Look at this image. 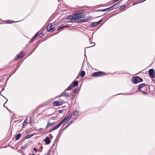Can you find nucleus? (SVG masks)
<instances>
[{
  "label": "nucleus",
  "instance_id": "1",
  "mask_svg": "<svg viewBox=\"0 0 155 155\" xmlns=\"http://www.w3.org/2000/svg\"><path fill=\"white\" fill-rule=\"evenodd\" d=\"M106 74V73L104 72L99 71L93 73L92 75L94 77H99L100 76H102Z\"/></svg>",
  "mask_w": 155,
  "mask_h": 155
},
{
  "label": "nucleus",
  "instance_id": "2",
  "mask_svg": "<svg viewBox=\"0 0 155 155\" xmlns=\"http://www.w3.org/2000/svg\"><path fill=\"white\" fill-rule=\"evenodd\" d=\"M67 19L71 20L70 22H73L75 21L76 22L77 20L75 15H71L68 16L67 18Z\"/></svg>",
  "mask_w": 155,
  "mask_h": 155
},
{
  "label": "nucleus",
  "instance_id": "3",
  "mask_svg": "<svg viewBox=\"0 0 155 155\" xmlns=\"http://www.w3.org/2000/svg\"><path fill=\"white\" fill-rule=\"evenodd\" d=\"M148 73L150 78H154L155 77V71L154 69H150L148 71Z\"/></svg>",
  "mask_w": 155,
  "mask_h": 155
},
{
  "label": "nucleus",
  "instance_id": "4",
  "mask_svg": "<svg viewBox=\"0 0 155 155\" xmlns=\"http://www.w3.org/2000/svg\"><path fill=\"white\" fill-rule=\"evenodd\" d=\"M47 30L49 32H51L54 31L55 29L52 28V25L51 23L49 24L47 27Z\"/></svg>",
  "mask_w": 155,
  "mask_h": 155
},
{
  "label": "nucleus",
  "instance_id": "5",
  "mask_svg": "<svg viewBox=\"0 0 155 155\" xmlns=\"http://www.w3.org/2000/svg\"><path fill=\"white\" fill-rule=\"evenodd\" d=\"M81 19H78L77 20L78 21V22H84L88 21L90 19H89V17H84L83 18H82Z\"/></svg>",
  "mask_w": 155,
  "mask_h": 155
},
{
  "label": "nucleus",
  "instance_id": "6",
  "mask_svg": "<svg viewBox=\"0 0 155 155\" xmlns=\"http://www.w3.org/2000/svg\"><path fill=\"white\" fill-rule=\"evenodd\" d=\"M102 21V20L101 19L97 22H93L90 24V26L92 28L95 27L100 23Z\"/></svg>",
  "mask_w": 155,
  "mask_h": 155
},
{
  "label": "nucleus",
  "instance_id": "7",
  "mask_svg": "<svg viewBox=\"0 0 155 155\" xmlns=\"http://www.w3.org/2000/svg\"><path fill=\"white\" fill-rule=\"evenodd\" d=\"M25 55V53H23V51H21V53L17 56V58L14 59V61H17L19 59L22 58Z\"/></svg>",
  "mask_w": 155,
  "mask_h": 155
},
{
  "label": "nucleus",
  "instance_id": "8",
  "mask_svg": "<svg viewBox=\"0 0 155 155\" xmlns=\"http://www.w3.org/2000/svg\"><path fill=\"white\" fill-rule=\"evenodd\" d=\"M74 15H75V17H76V20H77L78 18H83L84 17L85 14H77V13H75Z\"/></svg>",
  "mask_w": 155,
  "mask_h": 155
},
{
  "label": "nucleus",
  "instance_id": "9",
  "mask_svg": "<svg viewBox=\"0 0 155 155\" xmlns=\"http://www.w3.org/2000/svg\"><path fill=\"white\" fill-rule=\"evenodd\" d=\"M63 103L61 101H55L53 103V105L54 106H60Z\"/></svg>",
  "mask_w": 155,
  "mask_h": 155
},
{
  "label": "nucleus",
  "instance_id": "10",
  "mask_svg": "<svg viewBox=\"0 0 155 155\" xmlns=\"http://www.w3.org/2000/svg\"><path fill=\"white\" fill-rule=\"evenodd\" d=\"M61 124H60V123H59V124H58L56 126H55L53 128L51 129L50 130H49V132L50 133L52 131L57 129V128H59L61 126Z\"/></svg>",
  "mask_w": 155,
  "mask_h": 155
},
{
  "label": "nucleus",
  "instance_id": "11",
  "mask_svg": "<svg viewBox=\"0 0 155 155\" xmlns=\"http://www.w3.org/2000/svg\"><path fill=\"white\" fill-rule=\"evenodd\" d=\"M45 142L46 144H48L51 142V140L49 137H46L45 139Z\"/></svg>",
  "mask_w": 155,
  "mask_h": 155
},
{
  "label": "nucleus",
  "instance_id": "12",
  "mask_svg": "<svg viewBox=\"0 0 155 155\" xmlns=\"http://www.w3.org/2000/svg\"><path fill=\"white\" fill-rule=\"evenodd\" d=\"M132 82L134 84H137L138 83L137 79L136 76L133 78L132 79Z\"/></svg>",
  "mask_w": 155,
  "mask_h": 155
},
{
  "label": "nucleus",
  "instance_id": "13",
  "mask_svg": "<svg viewBox=\"0 0 155 155\" xmlns=\"http://www.w3.org/2000/svg\"><path fill=\"white\" fill-rule=\"evenodd\" d=\"M90 43L91 44V45L90 46H89L88 47H86L85 48V49H84V56H86V55H85V50H86L85 49H86L87 48L93 47L95 45V43L94 42H92L91 41Z\"/></svg>",
  "mask_w": 155,
  "mask_h": 155
},
{
  "label": "nucleus",
  "instance_id": "14",
  "mask_svg": "<svg viewBox=\"0 0 155 155\" xmlns=\"http://www.w3.org/2000/svg\"><path fill=\"white\" fill-rule=\"evenodd\" d=\"M78 84V82L77 81H74L71 84L72 86L73 87H74L77 86Z\"/></svg>",
  "mask_w": 155,
  "mask_h": 155
},
{
  "label": "nucleus",
  "instance_id": "15",
  "mask_svg": "<svg viewBox=\"0 0 155 155\" xmlns=\"http://www.w3.org/2000/svg\"><path fill=\"white\" fill-rule=\"evenodd\" d=\"M69 121V120L67 119L66 117H65L63 120L60 123V124L61 125L63 123H67Z\"/></svg>",
  "mask_w": 155,
  "mask_h": 155
},
{
  "label": "nucleus",
  "instance_id": "16",
  "mask_svg": "<svg viewBox=\"0 0 155 155\" xmlns=\"http://www.w3.org/2000/svg\"><path fill=\"white\" fill-rule=\"evenodd\" d=\"M77 90H78L77 88L74 89V90H73L72 92L71 93V94L73 97H74V96L75 95L77 92Z\"/></svg>",
  "mask_w": 155,
  "mask_h": 155
},
{
  "label": "nucleus",
  "instance_id": "17",
  "mask_svg": "<svg viewBox=\"0 0 155 155\" xmlns=\"http://www.w3.org/2000/svg\"><path fill=\"white\" fill-rule=\"evenodd\" d=\"M20 21H15L12 20H7L6 21V23L7 24H11L14 22H17Z\"/></svg>",
  "mask_w": 155,
  "mask_h": 155
},
{
  "label": "nucleus",
  "instance_id": "18",
  "mask_svg": "<svg viewBox=\"0 0 155 155\" xmlns=\"http://www.w3.org/2000/svg\"><path fill=\"white\" fill-rule=\"evenodd\" d=\"M54 123H55V122H53L51 123H49L48 122L47 124L46 127V128H48L51 126H52L54 124Z\"/></svg>",
  "mask_w": 155,
  "mask_h": 155
},
{
  "label": "nucleus",
  "instance_id": "19",
  "mask_svg": "<svg viewBox=\"0 0 155 155\" xmlns=\"http://www.w3.org/2000/svg\"><path fill=\"white\" fill-rule=\"evenodd\" d=\"M136 77L137 79L138 83L142 82L143 81V79L142 78L138 76H136Z\"/></svg>",
  "mask_w": 155,
  "mask_h": 155
},
{
  "label": "nucleus",
  "instance_id": "20",
  "mask_svg": "<svg viewBox=\"0 0 155 155\" xmlns=\"http://www.w3.org/2000/svg\"><path fill=\"white\" fill-rule=\"evenodd\" d=\"M21 136V134L20 133H19L17 135L15 136V140H18L20 138Z\"/></svg>",
  "mask_w": 155,
  "mask_h": 155
},
{
  "label": "nucleus",
  "instance_id": "21",
  "mask_svg": "<svg viewBox=\"0 0 155 155\" xmlns=\"http://www.w3.org/2000/svg\"><path fill=\"white\" fill-rule=\"evenodd\" d=\"M85 74V72L84 71H82L80 73V76L82 78H83Z\"/></svg>",
  "mask_w": 155,
  "mask_h": 155
},
{
  "label": "nucleus",
  "instance_id": "22",
  "mask_svg": "<svg viewBox=\"0 0 155 155\" xmlns=\"http://www.w3.org/2000/svg\"><path fill=\"white\" fill-rule=\"evenodd\" d=\"M148 92H146V91H143H143L141 92H142L143 93V94H144V95H147V93L149 92H150V87L148 86Z\"/></svg>",
  "mask_w": 155,
  "mask_h": 155
},
{
  "label": "nucleus",
  "instance_id": "23",
  "mask_svg": "<svg viewBox=\"0 0 155 155\" xmlns=\"http://www.w3.org/2000/svg\"><path fill=\"white\" fill-rule=\"evenodd\" d=\"M120 2L121 1H119L118 2H117V3H116L114 5H113V6H114V8H117V7L121 3Z\"/></svg>",
  "mask_w": 155,
  "mask_h": 155
},
{
  "label": "nucleus",
  "instance_id": "24",
  "mask_svg": "<svg viewBox=\"0 0 155 155\" xmlns=\"http://www.w3.org/2000/svg\"><path fill=\"white\" fill-rule=\"evenodd\" d=\"M83 10H81L75 12V13H77V14H82V13H83Z\"/></svg>",
  "mask_w": 155,
  "mask_h": 155
},
{
  "label": "nucleus",
  "instance_id": "25",
  "mask_svg": "<svg viewBox=\"0 0 155 155\" xmlns=\"http://www.w3.org/2000/svg\"><path fill=\"white\" fill-rule=\"evenodd\" d=\"M64 28V26L63 25H60L58 27V28H57V30L58 31L63 28Z\"/></svg>",
  "mask_w": 155,
  "mask_h": 155
},
{
  "label": "nucleus",
  "instance_id": "26",
  "mask_svg": "<svg viewBox=\"0 0 155 155\" xmlns=\"http://www.w3.org/2000/svg\"><path fill=\"white\" fill-rule=\"evenodd\" d=\"M141 87L142 89L143 88L146 87V86H147V84H142L139 85Z\"/></svg>",
  "mask_w": 155,
  "mask_h": 155
},
{
  "label": "nucleus",
  "instance_id": "27",
  "mask_svg": "<svg viewBox=\"0 0 155 155\" xmlns=\"http://www.w3.org/2000/svg\"><path fill=\"white\" fill-rule=\"evenodd\" d=\"M33 135L29 134L27 135L25 137V139H29L31 137H32Z\"/></svg>",
  "mask_w": 155,
  "mask_h": 155
},
{
  "label": "nucleus",
  "instance_id": "28",
  "mask_svg": "<svg viewBox=\"0 0 155 155\" xmlns=\"http://www.w3.org/2000/svg\"><path fill=\"white\" fill-rule=\"evenodd\" d=\"M72 87H73L71 85L68 87V88L65 89V91H66L70 90L71 89Z\"/></svg>",
  "mask_w": 155,
  "mask_h": 155
},
{
  "label": "nucleus",
  "instance_id": "29",
  "mask_svg": "<svg viewBox=\"0 0 155 155\" xmlns=\"http://www.w3.org/2000/svg\"><path fill=\"white\" fill-rule=\"evenodd\" d=\"M78 114V111L76 110L74 112L73 114L74 116H77Z\"/></svg>",
  "mask_w": 155,
  "mask_h": 155
},
{
  "label": "nucleus",
  "instance_id": "30",
  "mask_svg": "<svg viewBox=\"0 0 155 155\" xmlns=\"http://www.w3.org/2000/svg\"><path fill=\"white\" fill-rule=\"evenodd\" d=\"M137 89L138 90V91L140 92H141L143 91L141 87L139 85Z\"/></svg>",
  "mask_w": 155,
  "mask_h": 155
},
{
  "label": "nucleus",
  "instance_id": "31",
  "mask_svg": "<svg viewBox=\"0 0 155 155\" xmlns=\"http://www.w3.org/2000/svg\"><path fill=\"white\" fill-rule=\"evenodd\" d=\"M72 116V114H71L66 118L69 121L70 120V119H71V118Z\"/></svg>",
  "mask_w": 155,
  "mask_h": 155
},
{
  "label": "nucleus",
  "instance_id": "32",
  "mask_svg": "<svg viewBox=\"0 0 155 155\" xmlns=\"http://www.w3.org/2000/svg\"><path fill=\"white\" fill-rule=\"evenodd\" d=\"M114 8V6H112L110 7L107 8V11L113 9Z\"/></svg>",
  "mask_w": 155,
  "mask_h": 155
},
{
  "label": "nucleus",
  "instance_id": "33",
  "mask_svg": "<svg viewBox=\"0 0 155 155\" xmlns=\"http://www.w3.org/2000/svg\"><path fill=\"white\" fill-rule=\"evenodd\" d=\"M44 35L43 33H41L39 35H38V37L39 38H41L43 37Z\"/></svg>",
  "mask_w": 155,
  "mask_h": 155
},
{
  "label": "nucleus",
  "instance_id": "34",
  "mask_svg": "<svg viewBox=\"0 0 155 155\" xmlns=\"http://www.w3.org/2000/svg\"><path fill=\"white\" fill-rule=\"evenodd\" d=\"M142 90L143 91H147L148 90V88L147 87H145Z\"/></svg>",
  "mask_w": 155,
  "mask_h": 155
},
{
  "label": "nucleus",
  "instance_id": "35",
  "mask_svg": "<svg viewBox=\"0 0 155 155\" xmlns=\"http://www.w3.org/2000/svg\"><path fill=\"white\" fill-rule=\"evenodd\" d=\"M27 145V143H25L24 146H23L21 147V148L22 149H24L26 147Z\"/></svg>",
  "mask_w": 155,
  "mask_h": 155
},
{
  "label": "nucleus",
  "instance_id": "36",
  "mask_svg": "<svg viewBox=\"0 0 155 155\" xmlns=\"http://www.w3.org/2000/svg\"><path fill=\"white\" fill-rule=\"evenodd\" d=\"M125 6H126L125 5H124L123 6H122L121 7H120L119 8V10H122V9H123L125 7Z\"/></svg>",
  "mask_w": 155,
  "mask_h": 155
},
{
  "label": "nucleus",
  "instance_id": "37",
  "mask_svg": "<svg viewBox=\"0 0 155 155\" xmlns=\"http://www.w3.org/2000/svg\"><path fill=\"white\" fill-rule=\"evenodd\" d=\"M64 97H68V93H65L64 92Z\"/></svg>",
  "mask_w": 155,
  "mask_h": 155
},
{
  "label": "nucleus",
  "instance_id": "38",
  "mask_svg": "<svg viewBox=\"0 0 155 155\" xmlns=\"http://www.w3.org/2000/svg\"><path fill=\"white\" fill-rule=\"evenodd\" d=\"M139 3L138 1L137 2H135L133 3V5H135Z\"/></svg>",
  "mask_w": 155,
  "mask_h": 155
},
{
  "label": "nucleus",
  "instance_id": "39",
  "mask_svg": "<svg viewBox=\"0 0 155 155\" xmlns=\"http://www.w3.org/2000/svg\"><path fill=\"white\" fill-rule=\"evenodd\" d=\"M65 92V91H64V92L62 93L61 94V95L59 96V97H61L62 96H64V93Z\"/></svg>",
  "mask_w": 155,
  "mask_h": 155
},
{
  "label": "nucleus",
  "instance_id": "40",
  "mask_svg": "<svg viewBox=\"0 0 155 155\" xmlns=\"http://www.w3.org/2000/svg\"><path fill=\"white\" fill-rule=\"evenodd\" d=\"M51 152V150H48V152L47 153V155H49L50 153Z\"/></svg>",
  "mask_w": 155,
  "mask_h": 155
},
{
  "label": "nucleus",
  "instance_id": "41",
  "mask_svg": "<svg viewBox=\"0 0 155 155\" xmlns=\"http://www.w3.org/2000/svg\"><path fill=\"white\" fill-rule=\"evenodd\" d=\"M29 123L30 124H31V117H30V119L29 120Z\"/></svg>",
  "mask_w": 155,
  "mask_h": 155
},
{
  "label": "nucleus",
  "instance_id": "42",
  "mask_svg": "<svg viewBox=\"0 0 155 155\" xmlns=\"http://www.w3.org/2000/svg\"><path fill=\"white\" fill-rule=\"evenodd\" d=\"M145 0H139L138 1V2H139V3H141L143 2Z\"/></svg>",
  "mask_w": 155,
  "mask_h": 155
},
{
  "label": "nucleus",
  "instance_id": "43",
  "mask_svg": "<svg viewBox=\"0 0 155 155\" xmlns=\"http://www.w3.org/2000/svg\"><path fill=\"white\" fill-rule=\"evenodd\" d=\"M71 124V123H70V124H68L67 125V126L64 127L65 129L67 128Z\"/></svg>",
  "mask_w": 155,
  "mask_h": 155
},
{
  "label": "nucleus",
  "instance_id": "44",
  "mask_svg": "<svg viewBox=\"0 0 155 155\" xmlns=\"http://www.w3.org/2000/svg\"><path fill=\"white\" fill-rule=\"evenodd\" d=\"M101 11V12H104L106 11H107V8H105V9H102Z\"/></svg>",
  "mask_w": 155,
  "mask_h": 155
},
{
  "label": "nucleus",
  "instance_id": "45",
  "mask_svg": "<svg viewBox=\"0 0 155 155\" xmlns=\"http://www.w3.org/2000/svg\"><path fill=\"white\" fill-rule=\"evenodd\" d=\"M63 111V110H59L58 111V112L59 113H62V112Z\"/></svg>",
  "mask_w": 155,
  "mask_h": 155
},
{
  "label": "nucleus",
  "instance_id": "46",
  "mask_svg": "<svg viewBox=\"0 0 155 155\" xmlns=\"http://www.w3.org/2000/svg\"><path fill=\"white\" fill-rule=\"evenodd\" d=\"M33 150L36 152H37L38 151V149H36L35 147H34L33 148Z\"/></svg>",
  "mask_w": 155,
  "mask_h": 155
},
{
  "label": "nucleus",
  "instance_id": "47",
  "mask_svg": "<svg viewBox=\"0 0 155 155\" xmlns=\"http://www.w3.org/2000/svg\"><path fill=\"white\" fill-rule=\"evenodd\" d=\"M27 120H27V119H26L25 120H24V123H24V124H25V123H26V125H27V124H28V123L26 122H27Z\"/></svg>",
  "mask_w": 155,
  "mask_h": 155
},
{
  "label": "nucleus",
  "instance_id": "48",
  "mask_svg": "<svg viewBox=\"0 0 155 155\" xmlns=\"http://www.w3.org/2000/svg\"><path fill=\"white\" fill-rule=\"evenodd\" d=\"M36 38V37H35V36H34L33 37H32V38L31 39L32 40H33V41H34Z\"/></svg>",
  "mask_w": 155,
  "mask_h": 155
},
{
  "label": "nucleus",
  "instance_id": "49",
  "mask_svg": "<svg viewBox=\"0 0 155 155\" xmlns=\"http://www.w3.org/2000/svg\"><path fill=\"white\" fill-rule=\"evenodd\" d=\"M38 32H37V33L35 34V35H34V36H35V37H36L37 36V35H38Z\"/></svg>",
  "mask_w": 155,
  "mask_h": 155
},
{
  "label": "nucleus",
  "instance_id": "50",
  "mask_svg": "<svg viewBox=\"0 0 155 155\" xmlns=\"http://www.w3.org/2000/svg\"><path fill=\"white\" fill-rule=\"evenodd\" d=\"M26 125H25V124H24V123H23V126H22V127H23V128H24L26 126Z\"/></svg>",
  "mask_w": 155,
  "mask_h": 155
},
{
  "label": "nucleus",
  "instance_id": "51",
  "mask_svg": "<svg viewBox=\"0 0 155 155\" xmlns=\"http://www.w3.org/2000/svg\"><path fill=\"white\" fill-rule=\"evenodd\" d=\"M119 0H114L113 2H116L117 1H119Z\"/></svg>",
  "mask_w": 155,
  "mask_h": 155
},
{
  "label": "nucleus",
  "instance_id": "52",
  "mask_svg": "<svg viewBox=\"0 0 155 155\" xmlns=\"http://www.w3.org/2000/svg\"><path fill=\"white\" fill-rule=\"evenodd\" d=\"M152 81L155 84V78L154 79H152Z\"/></svg>",
  "mask_w": 155,
  "mask_h": 155
},
{
  "label": "nucleus",
  "instance_id": "53",
  "mask_svg": "<svg viewBox=\"0 0 155 155\" xmlns=\"http://www.w3.org/2000/svg\"><path fill=\"white\" fill-rule=\"evenodd\" d=\"M66 123H63V125H62V126H64L65 124H66Z\"/></svg>",
  "mask_w": 155,
  "mask_h": 155
},
{
  "label": "nucleus",
  "instance_id": "54",
  "mask_svg": "<svg viewBox=\"0 0 155 155\" xmlns=\"http://www.w3.org/2000/svg\"><path fill=\"white\" fill-rule=\"evenodd\" d=\"M64 28H65V27H69V26H68V25H65V26H64Z\"/></svg>",
  "mask_w": 155,
  "mask_h": 155
},
{
  "label": "nucleus",
  "instance_id": "55",
  "mask_svg": "<svg viewBox=\"0 0 155 155\" xmlns=\"http://www.w3.org/2000/svg\"><path fill=\"white\" fill-rule=\"evenodd\" d=\"M7 101H8V100H7V101H6V102H5V103L4 104L3 106H4V107H5V103L7 102Z\"/></svg>",
  "mask_w": 155,
  "mask_h": 155
},
{
  "label": "nucleus",
  "instance_id": "56",
  "mask_svg": "<svg viewBox=\"0 0 155 155\" xmlns=\"http://www.w3.org/2000/svg\"><path fill=\"white\" fill-rule=\"evenodd\" d=\"M32 41H33V40H32L31 39V40L29 41V42H31Z\"/></svg>",
  "mask_w": 155,
  "mask_h": 155
},
{
  "label": "nucleus",
  "instance_id": "57",
  "mask_svg": "<svg viewBox=\"0 0 155 155\" xmlns=\"http://www.w3.org/2000/svg\"><path fill=\"white\" fill-rule=\"evenodd\" d=\"M102 9H99V10H98L97 11V12H101V10Z\"/></svg>",
  "mask_w": 155,
  "mask_h": 155
},
{
  "label": "nucleus",
  "instance_id": "58",
  "mask_svg": "<svg viewBox=\"0 0 155 155\" xmlns=\"http://www.w3.org/2000/svg\"><path fill=\"white\" fill-rule=\"evenodd\" d=\"M36 48H34V50H33V51H32V52H33L35 50V49Z\"/></svg>",
  "mask_w": 155,
  "mask_h": 155
},
{
  "label": "nucleus",
  "instance_id": "59",
  "mask_svg": "<svg viewBox=\"0 0 155 155\" xmlns=\"http://www.w3.org/2000/svg\"><path fill=\"white\" fill-rule=\"evenodd\" d=\"M43 129V128H40L39 129V130H42Z\"/></svg>",
  "mask_w": 155,
  "mask_h": 155
},
{
  "label": "nucleus",
  "instance_id": "60",
  "mask_svg": "<svg viewBox=\"0 0 155 155\" xmlns=\"http://www.w3.org/2000/svg\"><path fill=\"white\" fill-rule=\"evenodd\" d=\"M30 131V130H27V132H29Z\"/></svg>",
  "mask_w": 155,
  "mask_h": 155
},
{
  "label": "nucleus",
  "instance_id": "61",
  "mask_svg": "<svg viewBox=\"0 0 155 155\" xmlns=\"http://www.w3.org/2000/svg\"><path fill=\"white\" fill-rule=\"evenodd\" d=\"M101 16H98V17H96V18H98V17H101Z\"/></svg>",
  "mask_w": 155,
  "mask_h": 155
},
{
  "label": "nucleus",
  "instance_id": "62",
  "mask_svg": "<svg viewBox=\"0 0 155 155\" xmlns=\"http://www.w3.org/2000/svg\"><path fill=\"white\" fill-rule=\"evenodd\" d=\"M29 155H35L34 154H32Z\"/></svg>",
  "mask_w": 155,
  "mask_h": 155
},
{
  "label": "nucleus",
  "instance_id": "63",
  "mask_svg": "<svg viewBox=\"0 0 155 155\" xmlns=\"http://www.w3.org/2000/svg\"><path fill=\"white\" fill-rule=\"evenodd\" d=\"M116 94V95H118V94Z\"/></svg>",
  "mask_w": 155,
  "mask_h": 155
},
{
  "label": "nucleus",
  "instance_id": "64",
  "mask_svg": "<svg viewBox=\"0 0 155 155\" xmlns=\"http://www.w3.org/2000/svg\"><path fill=\"white\" fill-rule=\"evenodd\" d=\"M91 38H90V39H89V41H91Z\"/></svg>",
  "mask_w": 155,
  "mask_h": 155
}]
</instances>
